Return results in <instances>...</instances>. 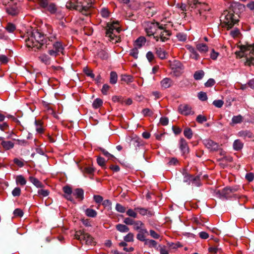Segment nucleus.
I'll use <instances>...</instances> for the list:
<instances>
[{
    "instance_id": "obj_1",
    "label": "nucleus",
    "mask_w": 254,
    "mask_h": 254,
    "mask_svg": "<svg viewBox=\"0 0 254 254\" xmlns=\"http://www.w3.org/2000/svg\"><path fill=\"white\" fill-rule=\"evenodd\" d=\"M245 5L238 2L231 4L230 10H225L221 16V20L223 21L227 29H230L239 22V14L244 10Z\"/></svg>"
},
{
    "instance_id": "obj_2",
    "label": "nucleus",
    "mask_w": 254,
    "mask_h": 254,
    "mask_svg": "<svg viewBox=\"0 0 254 254\" xmlns=\"http://www.w3.org/2000/svg\"><path fill=\"white\" fill-rule=\"evenodd\" d=\"M48 40L45 38L44 35L40 32L38 30H33L27 32V38L25 39V43L28 48L35 49L34 50L43 48L44 45H49Z\"/></svg>"
},
{
    "instance_id": "obj_3",
    "label": "nucleus",
    "mask_w": 254,
    "mask_h": 254,
    "mask_svg": "<svg viewBox=\"0 0 254 254\" xmlns=\"http://www.w3.org/2000/svg\"><path fill=\"white\" fill-rule=\"evenodd\" d=\"M236 54L240 58L245 57L246 64L249 65L254 64V44L241 46L240 51L236 52Z\"/></svg>"
},
{
    "instance_id": "obj_4",
    "label": "nucleus",
    "mask_w": 254,
    "mask_h": 254,
    "mask_svg": "<svg viewBox=\"0 0 254 254\" xmlns=\"http://www.w3.org/2000/svg\"><path fill=\"white\" fill-rule=\"evenodd\" d=\"M66 7L69 9H75L81 12L83 14L87 15L89 12V9L92 6L91 3H86V4L82 2H76V3L72 2L71 1H68L66 2Z\"/></svg>"
},
{
    "instance_id": "obj_5",
    "label": "nucleus",
    "mask_w": 254,
    "mask_h": 254,
    "mask_svg": "<svg viewBox=\"0 0 254 254\" xmlns=\"http://www.w3.org/2000/svg\"><path fill=\"white\" fill-rule=\"evenodd\" d=\"M74 237L81 242H84L86 245H93L95 244L93 238L90 234L83 231H76Z\"/></svg>"
},
{
    "instance_id": "obj_6",
    "label": "nucleus",
    "mask_w": 254,
    "mask_h": 254,
    "mask_svg": "<svg viewBox=\"0 0 254 254\" xmlns=\"http://www.w3.org/2000/svg\"><path fill=\"white\" fill-rule=\"evenodd\" d=\"M238 190L237 188L226 187L222 190H217L215 191L216 197L221 199H227L231 196L232 193Z\"/></svg>"
},
{
    "instance_id": "obj_7",
    "label": "nucleus",
    "mask_w": 254,
    "mask_h": 254,
    "mask_svg": "<svg viewBox=\"0 0 254 254\" xmlns=\"http://www.w3.org/2000/svg\"><path fill=\"white\" fill-rule=\"evenodd\" d=\"M159 24L158 22H148L145 27V31L148 36H153V39L159 31H160Z\"/></svg>"
},
{
    "instance_id": "obj_8",
    "label": "nucleus",
    "mask_w": 254,
    "mask_h": 254,
    "mask_svg": "<svg viewBox=\"0 0 254 254\" xmlns=\"http://www.w3.org/2000/svg\"><path fill=\"white\" fill-rule=\"evenodd\" d=\"M48 40V42H53V48L59 54L63 53V51L64 50V47L63 46V43L60 41H55L57 39L56 34L48 36L47 37Z\"/></svg>"
},
{
    "instance_id": "obj_9",
    "label": "nucleus",
    "mask_w": 254,
    "mask_h": 254,
    "mask_svg": "<svg viewBox=\"0 0 254 254\" xmlns=\"http://www.w3.org/2000/svg\"><path fill=\"white\" fill-rule=\"evenodd\" d=\"M160 28L161 29L160 31H159L158 34L154 36V39L156 41L160 40L163 42H165L168 39V37L170 35V33L169 31L164 30L162 26H161Z\"/></svg>"
},
{
    "instance_id": "obj_10",
    "label": "nucleus",
    "mask_w": 254,
    "mask_h": 254,
    "mask_svg": "<svg viewBox=\"0 0 254 254\" xmlns=\"http://www.w3.org/2000/svg\"><path fill=\"white\" fill-rule=\"evenodd\" d=\"M118 23L117 22H114L110 25H108V28L106 31V35L110 37L112 39L116 36L115 32L119 33L120 31V28L118 26Z\"/></svg>"
},
{
    "instance_id": "obj_11",
    "label": "nucleus",
    "mask_w": 254,
    "mask_h": 254,
    "mask_svg": "<svg viewBox=\"0 0 254 254\" xmlns=\"http://www.w3.org/2000/svg\"><path fill=\"white\" fill-rule=\"evenodd\" d=\"M178 110L181 114L185 116L193 115L194 114V112L191 110V107L189 105H180L178 107Z\"/></svg>"
},
{
    "instance_id": "obj_12",
    "label": "nucleus",
    "mask_w": 254,
    "mask_h": 254,
    "mask_svg": "<svg viewBox=\"0 0 254 254\" xmlns=\"http://www.w3.org/2000/svg\"><path fill=\"white\" fill-rule=\"evenodd\" d=\"M203 143L207 148L211 150H217L219 148V144L211 139H204L203 140Z\"/></svg>"
},
{
    "instance_id": "obj_13",
    "label": "nucleus",
    "mask_w": 254,
    "mask_h": 254,
    "mask_svg": "<svg viewBox=\"0 0 254 254\" xmlns=\"http://www.w3.org/2000/svg\"><path fill=\"white\" fill-rule=\"evenodd\" d=\"M7 13L12 16L16 15L19 11L18 6L16 4H9L6 7Z\"/></svg>"
},
{
    "instance_id": "obj_14",
    "label": "nucleus",
    "mask_w": 254,
    "mask_h": 254,
    "mask_svg": "<svg viewBox=\"0 0 254 254\" xmlns=\"http://www.w3.org/2000/svg\"><path fill=\"white\" fill-rule=\"evenodd\" d=\"M185 47L190 52V56L191 58L195 60H197L199 58V54L193 47L190 45H186Z\"/></svg>"
},
{
    "instance_id": "obj_15",
    "label": "nucleus",
    "mask_w": 254,
    "mask_h": 254,
    "mask_svg": "<svg viewBox=\"0 0 254 254\" xmlns=\"http://www.w3.org/2000/svg\"><path fill=\"white\" fill-rule=\"evenodd\" d=\"M180 148L184 154L189 152L188 143L184 138H181L180 140Z\"/></svg>"
},
{
    "instance_id": "obj_16",
    "label": "nucleus",
    "mask_w": 254,
    "mask_h": 254,
    "mask_svg": "<svg viewBox=\"0 0 254 254\" xmlns=\"http://www.w3.org/2000/svg\"><path fill=\"white\" fill-rule=\"evenodd\" d=\"M157 56L161 59H165L167 57V52L161 48H156L155 49Z\"/></svg>"
},
{
    "instance_id": "obj_17",
    "label": "nucleus",
    "mask_w": 254,
    "mask_h": 254,
    "mask_svg": "<svg viewBox=\"0 0 254 254\" xmlns=\"http://www.w3.org/2000/svg\"><path fill=\"white\" fill-rule=\"evenodd\" d=\"M134 210L138 212L140 215L144 216L145 215H148L149 216H151L153 215V213L151 211H148L147 209L142 208V207H135Z\"/></svg>"
},
{
    "instance_id": "obj_18",
    "label": "nucleus",
    "mask_w": 254,
    "mask_h": 254,
    "mask_svg": "<svg viewBox=\"0 0 254 254\" xmlns=\"http://www.w3.org/2000/svg\"><path fill=\"white\" fill-rule=\"evenodd\" d=\"M73 194L75 196L76 198L82 200L84 198V191L82 189H76L73 192Z\"/></svg>"
},
{
    "instance_id": "obj_19",
    "label": "nucleus",
    "mask_w": 254,
    "mask_h": 254,
    "mask_svg": "<svg viewBox=\"0 0 254 254\" xmlns=\"http://www.w3.org/2000/svg\"><path fill=\"white\" fill-rule=\"evenodd\" d=\"M144 245L147 246L149 248H154L156 250L158 249V247H157V243L153 240L147 239L146 240H145Z\"/></svg>"
},
{
    "instance_id": "obj_20",
    "label": "nucleus",
    "mask_w": 254,
    "mask_h": 254,
    "mask_svg": "<svg viewBox=\"0 0 254 254\" xmlns=\"http://www.w3.org/2000/svg\"><path fill=\"white\" fill-rule=\"evenodd\" d=\"M233 147L235 150L239 151L243 148V143L240 140L236 139L233 143Z\"/></svg>"
},
{
    "instance_id": "obj_21",
    "label": "nucleus",
    "mask_w": 254,
    "mask_h": 254,
    "mask_svg": "<svg viewBox=\"0 0 254 254\" xmlns=\"http://www.w3.org/2000/svg\"><path fill=\"white\" fill-rule=\"evenodd\" d=\"M29 181L32 183L35 186L38 188H41L43 187V184L40 182L37 178L33 177H29Z\"/></svg>"
},
{
    "instance_id": "obj_22",
    "label": "nucleus",
    "mask_w": 254,
    "mask_h": 254,
    "mask_svg": "<svg viewBox=\"0 0 254 254\" xmlns=\"http://www.w3.org/2000/svg\"><path fill=\"white\" fill-rule=\"evenodd\" d=\"M161 84L164 88H169L172 85V80L169 78H165L161 81Z\"/></svg>"
},
{
    "instance_id": "obj_23",
    "label": "nucleus",
    "mask_w": 254,
    "mask_h": 254,
    "mask_svg": "<svg viewBox=\"0 0 254 254\" xmlns=\"http://www.w3.org/2000/svg\"><path fill=\"white\" fill-rule=\"evenodd\" d=\"M116 229L121 233H125L129 231V228L126 225L118 224L116 226Z\"/></svg>"
},
{
    "instance_id": "obj_24",
    "label": "nucleus",
    "mask_w": 254,
    "mask_h": 254,
    "mask_svg": "<svg viewBox=\"0 0 254 254\" xmlns=\"http://www.w3.org/2000/svg\"><path fill=\"white\" fill-rule=\"evenodd\" d=\"M196 49L200 53H206L208 48L207 45L203 43H199L196 45Z\"/></svg>"
},
{
    "instance_id": "obj_25",
    "label": "nucleus",
    "mask_w": 254,
    "mask_h": 254,
    "mask_svg": "<svg viewBox=\"0 0 254 254\" xmlns=\"http://www.w3.org/2000/svg\"><path fill=\"white\" fill-rule=\"evenodd\" d=\"M243 120V117L240 115L238 116H234L232 119V122L231 125H234L237 124H240L242 122Z\"/></svg>"
},
{
    "instance_id": "obj_26",
    "label": "nucleus",
    "mask_w": 254,
    "mask_h": 254,
    "mask_svg": "<svg viewBox=\"0 0 254 254\" xmlns=\"http://www.w3.org/2000/svg\"><path fill=\"white\" fill-rule=\"evenodd\" d=\"M147 231L146 229H143L139 231V233L137 234L136 236V238L142 242H144L145 243V240H146L147 239L145 238V236L144 234L145 233H147Z\"/></svg>"
},
{
    "instance_id": "obj_27",
    "label": "nucleus",
    "mask_w": 254,
    "mask_h": 254,
    "mask_svg": "<svg viewBox=\"0 0 254 254\" xmlns=\"http://www.w3.org/2000/svg\"><path fill=\"white\" fill-rule=\"evenodd\" d=\"M145 38L143 37H140L136 40L135 42V45L138 48H140L143 45L145 44Z\"/></svg>"
},
{
    "instance_id": "obj_28",
    "label": "nucleus",
    "mask_w": 254,
    "mask_h": 254,
    "mask_svg": "<svg viewBox=\"0 0 254 254\" xmlns=\"http://www.w3.org/2000/svg\"><path fill=\"white\" fill-rule=\"evenodd\" d=\"M2 147L6 150H9L14 147V144L10 141L2 140L1 143Z\"/></svg>"
},
{
    "instance_id": "obj_29",
    "label": "nucleus",
    "mask_w": 254,
    "mask_h": 254,
    "mask_svg": "<svg viewBox=\"0 0 254 254\" xmlns=\"http://www.w3.org/2000/svg\"><path fill=\"white\" fill-rule=\"evenodd\" d=\"M40 60L46 64H49L51 63V58L46 54H43L39 57Z\"/></svg>"
},
{
    "instance_id": "obj_30",
    "label": "nucleus",
    "mask_w": 254,
    "mask_h": 254,
    "mask_svg": "<svg viewBox=\"0 0 254 254\" xmlns=\"http://www.w3.org/2000/svg\"><path fill=\"white\" fill-rule=\"evenodd\" d=\"M238 135L240 137L252 138L253 133L248 130H242L238 132Z\"/></svg>"
},
{
    "instance_id": "obj_31",
    "label": "nucleus",
    "mask_w": 254,
    "mask_h": 254,
    "mask_svg": "<svg viewBox=\"0 0 254 254\" xmlns=\"http://www.w3.org/2000/svg\"><path fill=\"white\" fill-rule=\"evenodd\" d=\"M133 228L135 230L140 231L143 230L142 227L144 226L143 223L139 220L134 221L133 224Z\"/></svg>"
},
{
    "instance_id": "obj_32",
    "label": "nucleus",
    "mask_w": 254,
    "mask_h": 254,
    "mask_svg": "<svg viewBox=\"0 0 254 254\" xmlns=\"http://www.w3.org/2000/svg\"><path fill=\"white\" fill-rule=\"evenodd\" d=\"M46 8L50 13L54 14L58 8L54 3H49Z\"/></svg>"
},
{
    "instance_id": "obj_33",
    "label": "nucleus",
    "mask_w": 254,
    "mask_h": 254,
    "mask_svg": "<svg viewBox=\"0 0 254 254\" xmlns=\"http://www.w3.org/2000/svg\"><path fill=\"white\" fill-rule=\"evenodd\" d=\"M118 79V75L115 71H111L110 73V82L114 84L117 83Z\"/></svg>"
},
{
    "instance_id": "obj_34",
    "label": "nucleus",
    "mask_w": 254,
    "mask_h": 254,
    "mask_svg": "<svg viewBox=\"0 0 254 254\" xmlns=\"http://www.w3.org/2000/svg\"><path fill=\"white\" fill-rule=\"evenodd\" d=\"M85 214L90 217H95L97 215V212L91 208H87L85 211Z\"/></svg>"
},
{
    "instance_id": "obj_35",
    "label": "nucleus",
    "mask_w": 254,
    "mask_h": 254,
    "mask_svg": "<svg viewBox=\"0 0 254 254\" xmlns=\"http://www.w3.org/2000/svg\"><path fill=\"white\" fill-rule=\"evenodd\" d=\"M16 182L17 184L21 186H24L26 183V181L22 175H19L16 177Z\"/></svg>"
},
{
    "instance_id": "obj_36",
    "label": "nucleus",
    "mask_w": 254,
    "mask_h": 254,
    "mask_svg": "<svg viewBox=\"0 0 254 254\" xmlns=\"http://www.w3.org/2000/svg\"><path fill=\"white\" fill-rule=\"evenodd\" d=\"M103 104V101L100 98L96 99L93 102L92 106L94 108L97 109Z\"/></svg>"
},
{
    "instance_id": "obj_37",
    "label": "nucleus",
    "mask_w": 254,
    "mask_h": 254,
    "mask_svg": "<svg viewBox=\"0 0 254 254\" xmlns=\"http://www.w3.org/2000/svg\"><path fill=\"white\" fill-rule=\"evenodd\" d=\"M204 72L203 70L196 71L193 75L194 78L195 80H200L203 77Z\"/></svg>"
},
{
    "instance_id": "obj_38",
    "label": "nucleus",
    "mask_w": 254,
    "mask_h": 254,
    "mask_svg": "<svg viewBox=\"0 0 254 254\" xmlns=\"http://www.w3.org/2000/svg\"><path fill=\"white\" fill-rule=\"evenodd\" d=\"M184 134L188 139H191L192 137V131L190 128H186L184 131Z\"/></svg>"
},
{
    "instance_id": "obj_39",
    "label": "nucleus",
    "mask_w": 254,
    "mask_h": 254,
    "mask_svg": "<svg viewBox=\"0 0 254 254\" xmlns=\"http://www.w3.org/2000/svg\"><path fill=\"white\" fill-rule=\"evenodd\" d=\"M176 37L179 41L185 42L187 39V35L184 33H178L176 35Z\"/></svg>"
},
{
    "instance_id": "obj_40",
    "label": "nucleus",
    "mask_w": 254,
    "mask_h": 254,
    "mask_svg": "<svg viewBox=\"0 0 254 254\" xmlns=\"http://www.w3.org/2000/svg\"><path fill=\"white\" fill-rule=\"evenodd\" d=\"M158 247L157 250L160 252V254H169V249L166 246L159 245Z\"/></svg>"
},
{
    "instance_id": "obj_41",
    "label": "nucleus",
    "mask_w": 254,
    "mask_h": 254,
    "mask_svg": "<svg viewBox=\"0 0 254 254\" xmlns=\"http://www.w3.org/2000/svg\"><path fill=\"white\" fill-rule=\"evenodd\" d=\"M189 4L191 8H198L200 2L197 0H190Z\"/></svg>"
},
{
    "instance_id": "obj_42",
    "label": "nucleus",
    "mask_w": 254,
    "mask_h": 254,
    "mask_svg": "<svg viewBox=\"0 0 254 254\" xmlns=\"http://www.w3.org/2000/svg\"><path fill=\"white\" fill-rule=\"evenodd\" d=\"M5 29L10 33L13 32L16 29L15 25L12 23H8L5 27Z\"/></svg>"
},
{
    "instance_id": "obj_43",
    "label": "nucleus",
    "mask_w": 254,
    "mask_h": 254,
    "mask_svg": "<svg viewBox=\"0 0 254 254\" xmlns=\"http://www.w3.org/2000/svg\"><path fill=\"white\" fill-rule=\"evenodd\" d=\"M83 31L85 35H91L93 33V29L90 26H85L83 28Z\"/></svg>"
},
{
    "instance_id": "obj_44",
    "label": "nucleus",
    "mask_w": 254,
    "mask_h": 254,
    "mask_svg": "<svg viewBox=\"0 0 254 254\" xmlns=\"http://www.w3.org/2000/svg\"><path fill=\"white\" fill-rule=\"evenodd\" d=\"M95 171V169L92 168V167L88 166L85 167L83 170H82V172L84 173H86L87 174L92 175L93 174V173Z\"/></svg>"
},
{
    "instance_id": "obj_45",
    "label": "nucleus",
    "mask_w": 254,
    "mask_h": 254,
    "mask_svg": "<svg viewBox=\"0 0 254 254\" xmlns=\"http://www.w3.org/2000/svg\"><path fill=\"white\" fill-rule=\"evenodd\" d=\"M99 150L102 152V153L103 154V155H105L107 158H108L109 159H112L115 158L113 155L109 153L105 149L102 148H100Z\"/></svg>"
},
{
    "instance_id": "obj_46",
    "label": "nucleus",
    "mask_w": 254,
    "mask_h": 254,
    "mask_svg": "<svg viewBox=\"0 0 254 254\" xmlns=\"http://www.w3.org/2000/svg\"><path fill=\"white\" fill-rule=\"evenodd\" d=\"M121 80L127 83L131 82L133 81V77L132 76L129 75H123Z\"/></svg>"
},
{
    "instance_id": "obj_47",
    "label": "nucleus",
    "mask_w": 254,
    "mask_h": 254,
    "mask_svg": "<svg viewBox=\"0 0 254 254\" xmlns=\"http://www.w3.org/2000/svg\"><path fill=\"white\" fill-rule=\"evenodd\" d=\"M134 235L131 233H128L126 236L124 237V241L127 242H130L133 241Z\"/></svg>"
},
{
    "instance_id": "obj_48",
    "label": "nucleus",
    "mask_w": 254,
    "mask_h": 254,
    "mask_svg": "<svg viewBox=\"0 0 254 254\" xmlns=\"http://www.w3.org/2000/svg\"><path fill=\"white\" fill-rule=\"evenodd\" d=\"M196 121L199 124H202L203 123L207 121V118L205 116L202 115H199L197 116Z\"/></svg>"
},
{
    "instance_id": "obj_49",
    "label": "nucleus",
    "mask_w": 254,
    "mask_h": 254,
    "mask_svg": "<svg viewBox=\"0 0 254 254\" xmlns=\"http://www.w3.org/2000/svg\"><path fill=\"white\" fill-rule=\"evenodd\" d=\"M98 56L103 60L107 59L108 57L107 53L105 51L103 50L100 51L98 53Z\"/></svg>"
},
{
    "instance_id": "obj_50",
    "label": "nucleus",
    "mask_w": 254,
    "mask_h": 254,
    "mask_svg": "<svg viewBox=\"0 0 254 254\" xmlns=\"http://www.w3.org/2000/svg\"><path fill=\"white\" fill-rule=\"evenodd\" d=\"M98 164L103 168H105V160L104 158L98 157L97 159Z\"/></svg>"
},
{
    "instance_id": "obj_51",
    "label": "nucleus",
    "mask_w": 254,
    "mask_h": 254,
    "mask_svg": "<svg viewBox=\"0 0 254 254\" xmlns=\"http://www.w3.org/2000/svg\"><path fill=\"white\" fill-rule=\"evenodd\" d=\"M112 100L114 102H118L121 104L124 103V99L122 96H114L112 97Z\"/></svg>"
},
{
    "instance_id": "obj_52",
    "label": "nucleus",
    "mask_w": 254,
    "mask_h": 254,
    "mask_svg": "<svg viewBox=\"0 0 254 254\" xmlns=\"http://www.w3.org/2000/svg\"><path fill=\"white\" fill-rule=\"evenodd\" d=\"M138 51L137 48L131 49L130 51V55L136 59L138 58Z\"/></svg>"
},
{
    "instance_id": "obj_53",
    "label": "nucleus",
    "mask_w": 254,
    "mask_h": 254,
    "mask_svg": "<svg viewBox=\"0 0 254 254\" xmlns=\"http://www.w3.org/2000/svg\"><path fill=\"white\" fill-rule=\"evenodd\" d=\"M38 3L41 7L43 8H47L49 2L48 0H38Z\"/></svg>"
},
{
    "instance_id": "obj_54",
    "label": "nucleus",
    "mask_w": 254,
    "mask_h": 254,
    "mask_svg": "<svg viewBox=\"0 0 254 254\" xmlns=\"http://www.w3.org/2000/svg\"><path fill=\"white\" fill-rule=\"evenodd\" d=\"M116 210L121 213H124L126 211V208L120 203H117Z\"/></svg>"
},
{
    "instance_id": "obj_55",
    "label": "nucleus",
    "mask_w": 254,
    "mask_h": 254,
    "mask_svg": "<svg viewBox=\"0 0 254 254\" xmlns=\"http://www.w3.org/2000/svg\"><path fill=\"white\" fill-rule=\"evenodd\" d=\"M198 98L201 101H206L207 99L206 93L203 92H200L198 94Z\"/></svg>"
},
{
    "instance_id": "obj_56",
    "label": "nucleus",
    "mask_w": 254,
    "mask_h": 254,
    "mask_svg": "<svg viewBox=\"0 0 254 254\" xmlns=\"http://www.w3.org/2000/svg\"><path fill=\"white\" fill-rule=\"evenodd\" d=\"M54 14H55L56 17L59 19H62L64 17V14L62 11L58 8L56 10V12Z\"/></svg>"
},
{
    "instance_id": "obj_57",
    "label": "nucleus",
    "mask_w": 254,
    "mask_h": 254,
    "mask_svg": "<svg viewBox=\"0 0 254 254\" xmlns=\"http://www.w3.org/2000/svg\"><path fill=\"white\" fill-rule=\"evenodd\" d=\"M224 102L222 100H216L213 102V104L217 108H221L223 106Z\"/></svg>"
},
{
    "instance_id": "obj_58",
    "label": "nucleus",
    "mask_w": 254,
    "mask_h": 254,
    "mask_svg": "<svg viewBox=\"0 0 254 254\" xmlns=\"http://www.w3.org/2000/svg\"><path fill=\"white\" fill-rule=\"evenodd\" d=\"M127 214L128 216H129L130 217H132L134 218H135L137 217L136 212H135L134 211H133L131 209H129L128 210H127Z\"/></svg>"
},
{
    "instance_id": "obj_59",
    "label": "nucleus",
    "mask_w": 254,
    "mask_h": 254,
    "mask_svg": "<svg viewBox=\"0 0 254 254\" xmlns=\"http://www.w3.org/2000/svg\"><path fill=\"white\" fill-rule=\"evenodd\" d=\"M63 190L65 194H71L73 193L72 189L68 186L63 187Z\"/></svg>"
},
{
    "instance_id": "obj_60",
    "label": "nucleus",
    "mask_w": 254,
    "mask_h": 254,
    "mask_svg": "<svg viewBox=\"0 0 254 254\" xmlns=\"http://www.w3.org/2000/svg\"><path fill=\"white\" fill-rule=\"evenodd\" d=\"M142 113L144 116H151L153 115V112L148 108L144 109Z\"/></svg>"
},
{
    "instance_id": "obj_61",
    "label": "nucleus",
    "mask_w": 254,
    "mask_h": 254,
    "mask_svg": "<svg viewBox=\"0 0 254 254\" xmlns=\"http://www.w3.org/2000/svg\"><path fill=\"white\" fill-rule=\"evenodd\" d=\"M21 190L19 188L16 187L13 189L12 194L14 196H18L20 195Z\"/></svg>"
},
{
    "instance_id": "obj_62",
    "label": "nucleus",
    "mask_w": 254,
    "mask_h": 254,
    "mask_svg": "<svg viewBox=\"0 0 254 254\" xmlns=\"http://www.w3.org/2000/svg\"><path fill=\"white\" fill-rule=\"evenodd\" d=\"M84 72L88 76H90L92 78H94L95 75L93 73L92 71L91 70L88 69L87 67L84 69Z\"/></svg>"
},
{
    "instance_id": "obj_63",
    "label": "nucleus",
    "mask_w": 254,
    "mask_h": 254,
    "mask_svg": "<svg viewBox=\"0 0 254 254\" xmlns=\"http://www.w3.org/2000/svg\"><path fill=\"white\" fill-rule=\"evenodd\" d=\"M101 15L105 18L108 17L109 16V12L106 8H102L101 10Z\"/></svg>"
},
{
    "instance_id": "obj_64",
    "label": "nucleus",
    "mask_w": 254,
    "mask_h": 254,
    "mask_svg": "<svg viewBox=\"0 0 254 254\" xmlns=\"http://www.w3.org/2000/svg\"><path fill=\"white\" fill-rule=\"evenodd\" d=\"M13 162L19 167H22L24 165L23 162L18 158H14Z\"/></svg>"
}]
</instances>
